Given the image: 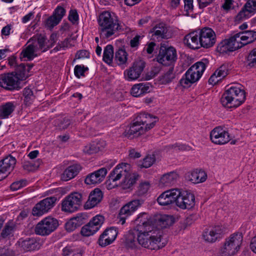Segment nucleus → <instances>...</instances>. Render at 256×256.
<instances>
[{
    "label": "nucleus",
    "instance_id": "nucleus-1",
    "mask_svg": "<svg viewBox=\"0 0 256 256\" xmlns=\"http://www.w3.org/2000/svg\"><path fill=\"white\" fill-rule=\"evenodd\" d=\"M135 222L140 245L152 250H156L166 246V241L162 239V231L154 226L146 213L139 214Z\"/></svg>",
    "mask_w": 256,
    "mask_h": 256
},
{
    "label": "nucleus",
    "instance_id": "nucleus-2",
    "mask_svg": "<svg viewBox=\"0 0 256 256\" xmlns=\"http://www.w3.org/2000/svg\"><path fill=\"white\" fill-rule=\"evenodd\" d=\"M138 176V174L132 172L129 164L122 163L117 165L110 172L108 182H110L111 184L112 182H116L123 178L120 184L121 186L123 189H128L136 182Z\"/></svg>",
    "mask_w": 256,
    "mask_h": 256
},
{
    "label": "nucleus",
    "instance_id": "nucleus-3",
    "mask_svg": "<svg viewBox=\"0 0 256 256\" xmlns=\"http://www.w3.org/2000/svg\"><path fill=\"white\" fill-rule=\"evenodd\" d=\"M158 120L157 118L152 117L150 114H140L134 120L128 129L125 130L124 135L130 139L138 136L152 128Z\"/></svg>",
    "mask_w": 256,
    "mask_h": 256
},
{
    "label": "nucleus",
    "instance_id": "nucleus-4",
    "mask_svg": "<svg viewBox=\"0 0 256 256\" xmlns=\"http://www.w3.org/2000/svg\"><path fill=\"white\" fill-rule=\"evenodd\" d=\"M100 36L104 38L112 36L118 29L120 25L116 17L114 14L106 11L99 16Z\"/></svg>",
    "mask_w": 256,
    "mask_h": 256
},
{
    "label": "nucleus",
    "instance_id": "nucleus-5",
    "mask_svg": "<svg viewBox=\"0 0 256 256\" xmlns=\"http://www.w3.org/2000/svg\"><path fill=\"white\" fill-rule=\"evenodd\" d=\"M244 91L240 87L232 86L228 88L222 95L220 102L226 108H236L245 100Z\"/></svg>",
    "mask_w": 256,
    "mask_h": 256
},
{
    "label": "nucleus",
    "instance_id": "nucleus-6",
    "mask_svg": "<svg viewBox=\"0 0 256 256\" xmlns=\"http://www.w3.org/2000/svg\"><path fill=\"white\" fill-rule=\"evenodd\" d=\"M206 68L205 64L202 62H197L193 64L186 71L184 76L180 80V85L184 88L190 87L192 84L200 80Z\"/></svg>",
    "mask_w": 256,
    "mask_h": 256
},
{
    "label": "nucleus",
    "instance_id": "nucleus-7",
    "mask_svg": "<svg viewBox=\"0 0 256 256\" xmlns=\"http://www.w3.org/2000/svg\"><path fill=\"white\" fill-rule=\"evenodd\" d=\"M242 241L240 234H234L226 238L220 250L222 256H231L235 254L240 249Z\"/></svg>",
    "mask_w": 256,
    "mask_h": 256
},
{
    "label": "nucleus",
    "instance_id": "nucleus-8",
    "mask_svg": "<svg viewBox=\"0 0 256 256\" xmlns=\"http://www.w3.org/2000/svg\"><path fill=\"white\" fill-rule=\"evenodd\" d=\"M58 226V222L56 218L52 216H47L36 224L34 232L36 234L40 236H48L53 232Z\"/></svg>",
    "mask_w": 256,
    "mask_h": 256
},
{
    "label": "nucleus",
    "instance_id": "nucleus-9",
    "mask_svg": "<svg viewBox=\"0 0 256 256\" xmlns=\"http://www.w3.org/2000/svg\"><path fill=\"white\" fill-rule=\"evenodd\" d=\"M82 196L74 192L66 196L62 201V210L67 213H72L77 211L82 204Z\"/></svg>",
    "mask_w": 256,
    "mask_h": 256
},
{
    "label": "nucleus",
    "instance_id": "nucleus-10",
    "mask_svg": "<svg viewBox=\"0 0 256 256\" xmlns=\"http://www.w3.org/2000/svg\"><path fill=\"white\" fill-rule=\"evenodd\" d=\"M177 197L176 205L182 210L189 209L195 204V197L193 194L188 190L176 188Z\"/></svg>",
    "mask_w": 256,
    "mask_h": 256
},
{
    "label": "nucleus",
    "instance_id": "nucleus-11",
    "mask_svg": "<svg viewBox=\"0 0 256 256\" xmlns=\"http://www.w3.org/2000/svg\"><path fill=\"white\" fill-rule=\"evenodd\" d=\"M157 62L163 65L174 66L177 60V54L173 47H161L156 57Z\"/></svg>",
    "mask_w": 256,
    "mask_h": 256
},
{
    "label": "nucleus",
    "instance_id": "nucleus-12",
    "mask_svg": "<svg viewBox=\"0 0 256 256\" xmlns=\"http://www.w3.org/2000/svg\"><path fill=\"white\" fill-rule=\"evenodd\" d=\"M104 221L102 215H96L93 217L81 229V234L84 236H90L96 233L101 228Z\"/></svg>",
    "mask_w": 256,
    "mask_h": 256
},
{
    "label": "nucleus",
    "instance_id": "nucleus-13",
    "mask_svg": "<svg viewBox=\"0 0 256 256\" xmlns=\"http://www.w3.org/2000/svg\"><path fill=\"white\" fill-rule=\"evenodd\" d=\"M200 47L208 48L213 46L216 42L215 32L210 28H204L198 30Z\"/></svg>",
    "mask_w": 256,
    "mask_h": 256
},
{
    "label": "nucleus",
    "instance_id": "nucleus-14",
    "mask_svg": "<svg viewBox=\"0 0 256 256\" xmlns=\"http://www.w3.org/2000/svg\"><path fill=\"white\" fill-rule=\"evenodd\" d=\"M242 48L240 43H238L235 34L222 40L217 46V50L222 54L234 52Z\"/></svg>",
    "mask_w": 256,
    "mask_h": 256
},
{
    "label": "nucleus",
    "instance_id": "nucleus-15",
    "mask_svg": "<svg viewBox=\"0 0 256 256\" xmlns=\"http://www.w3.org/2000/svg\"><path fill=\"white\" fill-rule=\"evenodd\" d=\"M56 200L54 196L46 198L36 204L32 210V214L34 216H41L46 213L54 206Z\"/></svg>",
    "mask_w": 256,
    "mask_h": 256
},
{
    "label": "nucleus",
    "instance_id": "nucleus-16",
    "mask_svg": "<svg viewBox=\"0 0 256 256\" xmlns=\"http://www.w3.org/2000/svg\"><path fill=\"white\" fill-rule=\"evenodd\" d=\"M256 13V0H248L235 17V21L240 22L249 18Z\"/></svg>",
    "mask_w": 256,
    "mask_h": 256
},
{
    "label": "nucleus",
    "instance_id": "nucleus-17",
    "mask_svg": "<svg viewBox=\"0 0 256 256\" xmlns=\"http://www.w3.org/2000/svg\"><path fill=\"white\" fill-rule=\"evenodd\" d=\"M210 138L213 143L220 145L228 143L230 140L228 132L221 126H217L211 131Z\"/></svg>",
    "mask_w": 256,
    "mask_h": 256
},
{
    "label": "nucleus",
    "instance_id": "nucleus-18",
    "mask_svg": "<svg viewBox=\"0 0 256 256\" xmlns=\"http://www.w3.org/2000/svg\"><path fill=\"white\" fill-rule=\"evenodd\" d=\"M18 78L13 74H4L0 76V86L6 90H18Z\"/></svg>",
    "mask_w": 256,
    "mask_h": 256
},
{
    "label": "nucleus",
    "instance_id": "nucleus-19",
    "mask_svg": "<svg viewBox=\"0 0 256 256\" xmlns=\"http://www.w3.org/2000/svg\"><path fill=\"white\" fill-rule=\"evenodd\" d=\"M15 158L10 155L0 161V181L6 178L14 168L16 164Z\"/></svg>",
    "mask_w": 256,
    "mask_h": 256
},
{
    "label": "nucleus",
    "instance_id": "nucleus-20",
    "mask_svg": "<svg viewBox=\"0 0 256 256\" xmlns=\"http://www.w3.org/2000/svg\"><path fill=\"white\" fill-rule=\"evenodd\" d=\"M145 66L142 60L135 62L132 66L124 72V76L128 80H134L140 78Z\"/></svg>",
    "mask_w": 256,
    "mask_h": 256
},
{
    "label": "nucleus",
    "instance_id": "nucleus-21",
    "mask_svg": "<svg viewBox=\"0 0 256 256\" xmlns=\"http://www.w3.org/2000/svg\"><path fill=\"white\" fill-rule=\"evenodd\" d=\"M118 234V228L116 227L106 228L99 238V244L102 246L110 244L116 240Z\"/></svg>",
    "mask_w": 256,
    "mask_h": 256
},
{
    "label": "nucleus",
    "instance_id": "nucleus-22",
    "mask_svg": "<svg viewBox=\"0 0 256 256\" xmlns=\"http://www.w3.org/2000/svg\"><path fill=\"white\" fill-rule=\"evenodd\" d=\"M176 188H172L162 192L158 198V202L161 206H168L172 204H176L177 197Z\"/></svg>",
    "mask_w": 256,
    "mask_h": 256
},
{
    "label": "nucleus",
    "instance_id": "nucleus-23",
    "mask_svg": "<svg viewBox=\"0 0 256 256\" xmlns=\"http://www.w3.org/2000/svg\"><path fill=\"white\" fill-rule=\"evenodd\" d=\"M107 172L106 168H102L88 174L85 178V183L89 185L100 184L104 180Z\"/></svg>",
    "mask_w": 256,
    "mask_h": 256
},
{
    "label": "nucleus",
    "instance_id": "nucleus-24",
    "mask_svg": "<svg viewBox=\"0 0 256 256\" xmlns=\"http://www.w3.org/2000/svg\"><path fill=\"white\" fill-rule=\"evenodd\" d=\"M124 244L128 248L134 249L138 246V232L136 230V226L130 230L124 236Z\"/></svg>",
    "mask_w": 256,
    "mask_h": 256
},
{
    "label": "nucleus",
    "instance_id": "nucleus-25",
    "mask_svg": "<svg viewBox=\"0 0 256 256\" xmlns=\"http://www.w3.org/2000/svg\"><path fill=\"white\" fill-rule=\"evenodd\" d=\"M222 233V226H216L206 230L203 234L204 240L209 242H215Z\"/></svg>",
    "mask_w": 256,
    "mask_h": 256
},
{
    "label": "nucleus",
    "instance_id": "nucleus-26",
    "mask_svg": "<svg viewBox=\"0 0 256 256\" xmlns=\"http://www.w3.org/2000/svg\"><path fill=\"white\" fill-rule=\"evenodd\" d=\"M20 247L26 252L38 250L40 248L42 244L40 240L32 238L18 241Z\"/></svg>",
    "mask_w": 256,
    "mask_h": 256
},
{
    "label": "nucleus",
    "instance_id": "nucleus-27",
    "mask_svg": "<svg viewBox=\"0 0 256 256\" xmlns=\"http://www.w3.org/2000/svg\"><path fill=\"white\" fill-rule=\"evenodd\" d=\"M199 35L198 30L189 33L184 39V44L190 48H199L200 47Z\"/></svg>",
    "mask_w": 256,
    "mask_h": 256
},
{
    "label": "nucleus",
    "instance_id": "nucleus-28",
    "mask_svg": "<svg viewBox=\"0 0 256 256\" xmlns=\"http://www.w3.org/2000/svg\"><path fill=\"white\" fill-rule=\"evenodd\" d=\"M178 174L174 172H170L162 175L158 185L161 188L171 186L176 183Z\"/></svg>",
    "mask_w": 256,
    "mask_h": 256
},
{
    "label": "nucleus",
    "instance_id": "nucleus-29",
    "mask_svg": "<svg viewBox=\"0 0 256 256\" xmlns=\"http://www.w3.org/2000/svg\"><path fill=\"white\" fill-rule=\"evenodd\" d=\"M228 72V64H224L220 66L211 76L208 82L212 84H216L218 82L225 78Z\"/></svg>",
    "mask_w": 256,
    "mask_h": 256
},
{
    "label": "nucleus",
    "instance_id": "nucleus-30",
    "mask_svg": "<svg viewBox=\"0 0 256 256\" xmlns=\"http://www.w3.org/2000/svg\"><path fill=\"white\" fill-rule=\"evenodd\" d=\"M106 146L104 140H98L93 142L85 146L83 148V152L87 154H96L104 150Z\"/></svg>",
    "mask_w": 256,
    "mask_h": 256
},
{
    "label": "nucleus",
    "instance_id": "nucleus-31",
    "mask_svg": "<svg viewBox=\"0 0 256 256\" xmlns=\"http://www.w3.org/2000/svg\"><path fill=\"white\" fill-rule=\"evenodd\" d=\"M168 29L164 23L156 24L151 30L152 36H154L158 40L168 38L167 32Z\"/></svg>",
    "mask_w": 256,
    "mask_h": 256
},
{
    "label": "nucleus",
    "instance_id": "nucleus-32",
    "mask_svg": "<svg viewBox=\"0 0 256 256\" xmlns=\"http://www.w3.org/2000/svg\"><path fill=\"white\" fill-rule=\"evenodd\" d=\"M81 166L79 164H74L69 166L61 175V180L63 181H68L74 178L79 172Z\"/></svg>",
    "mask_w": 256,
    "mask_h": 256
},
{
    "label": "nucleus",
    "instance_id": "nucleus-33",
    "mask_svg": "<svg viewBox=\"0 0 256 256\" xmlns=\"http://www.w3.org/2000/svg\"><path fill=\"white\" fill-rule=\"evenodd\" d=\"M176 74L174 71V66H170L161 76L158 78L160 84H168L172 82L176 78Z\"/></svg>",
    "mask_w": 256,
    "mask_h": 256
},
{
    "label": "nucleus",
    "instance_id": "nucleus-34",
    "mask_svg": "<svg viewBox=\"0 0 256 256\" xmlns=\"http://www.w3.org/2000/svg\"><path fill=\"white\" fill-rule=\"evenodd\" d=\"M188 180L194 184L202 183L206 180L208 176L206 173L202 170H196L192 171L188 176Z\"/></svg>",
    "mask_w": 256,
    "mask_h": 256
},
{
    "label": "nucleus",
    "instance_id": "nucleus-35",
    "mask_svg": "<svg viewBox=\"0 0 256 256\" xmlns=\"http://www.w3.org/2000/svg\"><path fill=\"white\" fill-rule=\"evenodd\" d=\"M102 198V191L98 188L94 189L90 192L88 200L86 202V206H87L88 208L94 207L101 201Z\"/></svg>",
    "mask_w": 256,
    "mask_h": 256
},
{
    "label": "nucleus",
    "instance_id": "nucleus-36",
    "mask_svg": "<svg viewBox=\"0 0 256 256\" xmlns=\"http://www.w3.org/2000/svg\"><path fill=\"white\" fill-rule=\"evenodd\" d=\"M30 44L23 49L21 52V58H26L28 60H32L34 58L40 54L38 48H36L32 42Z\"/></svg>",
    "mask_w": 256,
    "mask_h": 256
},
{
    "label": "nucleus",
    "instance_id": "nucleus-37",
    "mask_svg": "<svg viewBox=\"0 0 256 256\" xmlns=\"http://www.w3.org/2000/svg\"><path fill=\"white\" fill-rule=\"evenodd\" d=\"M28 42H32L36 48H38L40 53L46 51L50 48L46 44V38L41 35L32 37L29 40Z\"/></svg>",
    "mask_w": 256,
    "mask_h": 256
},
{
    "label": "nucleus",
    "instance_id": "nucleus-38",
    "mask_svg": "<svg viewBox=\"0 0 256 256\" xmlns=\"http://www.w3.org/2000/svg\"><path fill=\"white\" fill-rule=\"evenodd\" d=\"M150 86L148 84L140 83L134 84L131 89V94L134 97H138L144 94L150 92Z\"/></svg>",
    "mask_w": 256,
    "mask_h": 256
},
{
    "label": "nucleus",
    "instance_id": "nucleus-39",
    "mask_svg": "<svg viewBox=\"0 0 256 256\" xmlns=\"http://www.w3.org/2000/svg\"><path fill=\"white\" fill-rule=\"evenodd\" d=\"M134 212L133 208L126 203L120 210L119 212V222L122 224H124L126 222V219L132 215Z\"/></svg>",
    "mask_w": 256,
    "mask_h": 256
},
{
    "label": "nucleus",
    "instance_id": "nucleus-40",
    "mask_svg": "<svg viewBox=\"0 0 256 256\" xmlns=\"http://www.w3.org/2000/svg\"><path fill=\"white\" fill-rule=\"evenodd\" d=\"M14 104L10 102L2 105L0 108V117L2 118H8L14 110Z\"/></svg>",
    "mask_w": 256,
    "mask_h": 256
},
{
    "label": "nucleus",
    "instance_id": "nucleus-41",
    "mask_svg": "<svg viewBox=\"0 0 256 256\" xmlns=\"http://www.w3.org/2000/svg\"><path fill=\"white\" fill-rule=\"evenodd\" d=\"M32 67V65L28 64L25 65L21 64L18 66L16 68L17 74L22 79H26L29 76L28 72Z\"/></svg>",
    "mask_w": 256,
    "mask_h": 256
},
{
    "label": "nucleus",
    "instance_id": "nucleus-42",
    "mask_svg": "<svg viewBox=\"0 0 256 256\" xmlns=\"http://www.w3.org/2000/svg\"><path fill=\"white\" fill-rule=\"evenodd\" d=\"M114 58V48L112 45L108 44L104 49L103 60L110 65L112 63Z\"/></svg>",
    "mask_w": 256,
    "mask_h": 256
},
{
    "label": "nucleus",
    "instance_id": "nucleus-43",
    "mask_svg": "<svg viewBox=\"0 0 256 256\" xmlns=\"http://www.w3.org/2000/svg\"><path fill=\"white\" fill-rule=\"evenodd\" d=\"M114 59L118 65L124 64L128 60V54L124 50L120 48L116 52Z\"/></svg>",
    "mask_w": 256,
    "mask_h": 256
},
{
    "label": "nucleus",
    "instance_id": "nucleus-44",
    "mask_svg": "<svg viewBox=\"0 0 256 256\" xmlns=\"http://www.w3.org/2000/svg\"><path fill=\"white\" fill-rule=\"evenodd\" d=\"M246 64L249 68H256V48L250 50L246 56Z\"/></svg>",
    "mask_w": 256,
    "mask_h": 256
},
{
    "label": "nucleus",
    "instance_id": "nucleus-45",
    "mask_svg": "<svg viewBox=\"0 0 256 256\" xmlns=\"http://www.w3.org/2000/svg\"><path fill=\"white\" fill-rule=\"evenodd\" d=\"M174 222V219L172 216L163 215L159 218L158 224L161 228H166L172 225Z\"/></svg>",
    "mask_w": 256,
    "mask_h": 256
},
{
    "label": "nucleus",
    "instance_id": "nucleus-46",
    "mask_svg": "<svg viewBox=\"0 0 256 256\" xmlns=\"http://www.w3.org/2000/svg\"><path fill=\"white\" fill-rule=\"evenodd\" d=\"M42 162L40 160H38L36 162H33L32 161H24L23 162L24 169L28 171L32 172L36 170Z\"/></svg>",
    "mask_w": 256,
    "mask_h": 256
},
{
    "label": "nucleus",
    "instance_id": "nucleus-47",
    "mask_svg": "<svg viewBox=\"0 0 256 256\" xmlns=\"http://www.w3.org/2000/svg\"><path fill=\"white\" fill-rule=\"evenodd\" d=\"M23 95L24 98V101L26 104H30L34 98L32 90L28 88H26L24 90Z\"/></svg>",
    "mask_w": 256,
    "mask_h": 256
},
{
    "label": "nucleus",
    "instance_id": "nucleus-48",
    "mask_svg": "<svg viewBox=\"0 0 256 256\" xmlns=\"http://www.w3.org/2000/svg\"><path fill=\"white\" fill-rule=\"evenodd\" d=\"M235 36L238 43H240L242 45V47L252 42L250 40H249L248 36L244 34V32L236 33L235 34Z\"/></svg>",
    "mask_w": 256,
    "mask_h": 256
},
{
    "label": "nucleus",
    "instance_id": "nucleus-49",
    "mask_svg": "<svg viewBox=\"0 0 256 256\" xmlns=\"http://www.w3.org/2000/svg\"><path fill=\"white\" fill-rule=\"evenodd\" d=\"M155 161V156L154 155L147 156L143 160L142 163V166L145 168H148L151 166Z\"/></svg>",
    "mask_w": 256,
    "mask_h": 256
},
{
    "label": "nucleus",
    "instance_id": "nucleus-50",
    "mask_svg": "<svg viewBox=\"0 0 256 256\" xmlns=\"http://www.w3.org/2000/svg\"><path fill=\"white\" fill-rule=\"evenodd\" d=\"M60 22V21L59 20V19H58L54 15H52L51 16H50L47 19L46 25L48 28H52L54 26L58 24Z\"/></svg>",
    "mask_w": 256,
    "mask_h": 256
},
{
    "label": "nucleus",
    "instance_id": "nucleus-51",
    "mask_svg": "<svg viewBox=\"0 0 256 256\" xmlns=\"http://www.w3.org/2000/svg\"><path fill=\"white\" fill-rule=\"evenodd\" d=\"M26 184V180H21L18 181L14 182L10 185V189L12 190H17Z\"/></svg>",
    "mask_w": 256,
    "mask_h": 256
},
{
    "label": "nucleus",
    "instance_id": "nucleus-52",
    "mask_svg": "<svg viewBox=\"0 0 256 256\" xmlns=\"http://www.w3.org/2000/svg\"><path fill=\"white\" fill-rule=\"evenodd\" d=\"M88 70V68H85L84 66L76 65L74 70L75 76L80 78L81 76H84V73Z\"/></svg>",
    "mask_w": 256,
    "mask_h": 256
},
{
    "label": "nucleus",
    "instance_id": "nucleus-53",
    "mask_svg": "<svg viewBox=\"0 0 256 256\" xmlns=\"http://www.w3.org/2000/svg\"><path fill=\"white\" fill-rule=\"evenodd\" d=\"M66 14V10L64 8L60 6H58L55 9L52 15L56 16L59 20L60 21L62 17Z\"/></svg>",
    "mask_w": 256,
    "mask_h": 256
},
{
    "label": "nucleus",
    "instance_id": "nucleus-54",
    "mask_svg": "<svg viewBox=\"0 0 256 256\" xmlns=\"http://www.w3.org/2000/svg\"><path fill=\"white\" fill-rule=\"evenodd\" d=\"M87 218V216L85 214H78L77 216L72 218V220H74L76 223L77 226H80L84 223Z\"/></svg>",
    "mask_w": 256,
    "mask_h": 256
},
{
    "label": "nucleus",
    "instance_id": "nucleus-55",
    "mask_svg": "<svg viewBox=\"0 0 256 256\" xmlns=\"http://www.w3.org/2000/svg\"><path fill=\"white\" fill-rule=\"evenodd\" d=\"M72 41V40L70 38H66L64 41L61 42L58 45L54 48V50L56 49L57 50H58L61 48L64 49L66 48H69L72 45L71 44Z\"/></svg>",
    "mask_w": 256,
    "mask_h": 256
},
{
    "label": "nucleus",
    "instance_id": "nucleus-56",
    "mask_svg": "<svg viewBox=\"0 0 256 256\" xmlns=\"http://www.w3.org/2000/svg\"><path fill=\"white\" fill-rule=\"evenodd\" d=\"M150 188V183L148 181L142 182L138 187V192L140 194H146Z\"/></svg>",
    "mask_w": 256,
    "mask_h": 256
},
{
    "label": "nucleus",
    "instance_id": "nucleus-57",
    "mask_svg": "<svg viewBox=\"0 0 256 256\" xmlns=\"http://www.w3.org/2000/svg\"><path fill=\"white\" fill-rule=\"evenodd\" d=\"M143 202L141 199H135L128 202V204L134 211H136L142 206Z\"/></svg>",
    "mask_w": 256,
    "mask_h": 256
},
{
    "label": "nucleus",
    "instance_id": "nucleus-58",
    "mask_svg": "<svg viewBox=\"0 0 256 256\" xmlns=\"http://www.w3.org/2000/svg\"><path fill=\"white\" fill-rule=\"evenodd\" d=\"M12 230L13 226L10 224H6L0 234L1 236L3 238H6L12 234Z\"/></svg>",
    "mask_w": 256,
    "mask_h": 256
},
{
    "label": "nucleus",
    "instance_id": "nucleus-59",
    "mask_svg": "<svg viewBox=\"0 0 256 256\" xmlns=\"http://www.w3.org/2000/svg\"><path fill=\"white\" fill-rule=\"evenodd\" d=\"M70 124V119L68 118H64L60 120L58 126L60 129H65Z\"/></svg>",
    "mask_w": 256,
    "mask_h": 256
},
{
    "label": "nucleus",
    "instance_id": "nucleus-60",
    "mask_svg": "<svg viewBox=\"0 0 256 256\" xmlns=\"http://www.w3.org/2000/svg\"><path fill=\"white\" fill-rule=\"evenodd\" d=\"M215 0H197L198 7L200 9H203L212 4Z\"/></svg>",
    "mask_w": 256,
    "mask_h": 256
},
{
    "label": "nucleus",
    "instance_id": "nucleus-61",
    "mask_svg": "<svg viewBox=\"0 0 256 256\" xmlns=\"http://www.w3.org/2000/svg\"><path fill=\"white\" fill-rule=\"evenodd\" d=\"M77 227H78V226H77L76 223L74 220H72V218L66 224V228L69 232L74 230Z\"/></svg>",
    "mask_w": 256,
    "mask_h": 256
},
{
    "label": "nucleus",
    "instance_id": "nucleus-62",
    "mask_svg": "<svg viewBox=\"0 0 256 256\" xmlns=\"http://www.w3.org/2000/svg\"><path fill=\"white\" fill-rule=\"evenodd\" d=\"M69 20L72 23H75L78 20V16L76 10H71L68 16Z\"/></svg>",
    "mask_w": 256,
    "mask_h": 256
},
{
    "label": "nucleus",
    "instance_id": "nucleus-63",
    "mask_svg": "<svg viewBox=\"0 0 256 256\" xmlns=\"http://www.w3.org/2000/svg\"><path fill=\"white\" fill-rule=\"evenodd\" d=\"M0 256H16L14 250L11 249H0Z\"/></svg>",
    "mask_w": 256,
    "mask_h": 256
},
{
    "label": "nucleus",
    "instance_id": "nucleus-64",
    "mask_svg": "<svg viewBox=\"0 0 256 256\" xmlns=\"http://www.w3.org/2000/svg\"><path fill=\"white\" fill-rule=\"evenodd\" d=\"M244 34L248 36L249 40L252 42L256 40V32L255 31L246 30L244 32Z\"/></svg>",
    "mask_w": 256,
    "mask_h": 256
}]
</instances>
